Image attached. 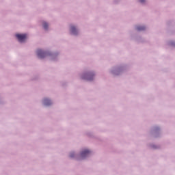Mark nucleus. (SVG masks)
I'll use <instances>...</instances> for the list:
<instances>
[{
    "mask_svg": "<svg viewBox=\"0 0 175 175\" xmlns=\"http://www.w3.org/2000/svg\"><path fill=\"white\" fill-rule=\"evenodd\" d=\"M72 157H73V154H70V157H71V158H72Z\"/></svg>",
    "mask_w": 175,
    "mask_h": 175,
    "instance_id": "9d476101",
    "label": "nucleus"
},
{
    "mask_svg": "<svg viewBox=\"0 0 175 175\" xmlns=\"http://www.w3.org/2000/svg\"><path fill=\"white\" fill-rule=\"evenodd\" d=\"M139 1L141 3H144V2H146V0H139Z\"/></svg>",
    "mask_w": 175,
    "mask_h": 175,
    "instance_id": "1a4fd4ad",
    "label": "nucleus"
},
{
    "mask_svg": "<svg viewBox=\"0 0 175 175\" xmlns=\"http://www.w3.org/2000/svg\"><path fill=\"white\" fill-rule=\"evenodd\" d=\"M16 36L21 42H24L27 39V34H16Z\"/></svg>",
    "mask_w": 175,
    "mask_h": 175,
    "instance_id": "f257e3e1",
    "label": "nucleus"
},
{
    "mask_svg": "<svg viewBox=\"0 0 175 175\" xmlns=\"http://www.w3.org/2000/svg\"><path fill=\"white\" fill-rule=\"evenodd\" d=\"M144 29H146V27H144V26H137V31H144Z\"/></svg>",
    "mask_w": 175,
    "mask_h": 175,
    "instance_id": "0eeeda50",
    "label": "nucleus"
},
{
    "mask_svg": "<svg viewBox=\"0 0 175 175\" xmlns=\"http://www.w3.org/2000/svg\"><path fill=\"white\" fill-rule=\"evenodd\" d=\"M90 152H91L89 150H85L82 151L81 153V158L87 157L88 155H90Z\"/></svg>",
    "mask_w": 175,
    "mask_h": 175,
    "instance_id": "7ed1b4c3",
    "label": "nucleus"
},
{
    "mask_svg": "<svg viewBox=\"0 0 175 175\" xmlns=\"http://www.w3.org/2000/svg\"><path fill=\"white\" fill-rule=\"evenodd\" d=\"M70 31L73 35L77 34V29H76V27L75 26H71Z\"/></svg>",
    "mask_w": 175,
    "mask_h": 175,
    "instance_id": "20e7f679",
    "label": "nucleus"
},
{
    "mask_svg": "<svg viewBox=\"0 0 175 175\" xmlns=\"http://www.w3.org/2000/svg\"><path fill=\"white\" fill-rule=\"evenodd\" d=\"M37 55L39 58H44V57H46V52H44L40 49H38L37 51Z\"/></svg>",
    "mask_w": 175,
    "mask_h": 175,
    "instance_id": "f03ea898",
    "label": "nucleus"
},
{
    "mask_svg": "<svg viewBox=\"0 0 175 175\" xmlns=\"http://www.w3.org/2000/svg\"><path fill=\"white\" fill-rule=\"evenodd\" d=\"M93 77H94V75H92L91 74H87L86 77H85V79H86V80L91 81V80H92Z\"/></svg>",
    "mask_w": 175,
    "mask_h": 175,
    "instance_id": "423d86ee",
    "label": "nucleus"
},
{
    "mask_svg": "<svg viewBox=\"0 0 175 175\" xmlns=\"http://www.w3.org/2000/svg\"><path fill=\"white\" fill-rule=\"evenodd\" d=\"M43 28L44 29H47V28H49V25L46 22L43 23Z\"/></svg>",
    "mask_w": 175,
    "mask_h": 175,
    "instance_id": "6e6552de",
    "label": "nucleus"
},
{
    "mask_svg": "<svg viewBox=\"0 0 175 175\" xmlns=\"http://www.w3.org/2000/svg\"><path fill=\"white\" fill-rule=\"evenodd\" d=\"M44 104L45 106H50L51 105V101L47 98L44 99Z\"/></svg>",
    "mask_w": 175,
    "mask_h": 175,
    "instance_id": "39448f33",
    "label": "nucleus"
}]
</instances>
